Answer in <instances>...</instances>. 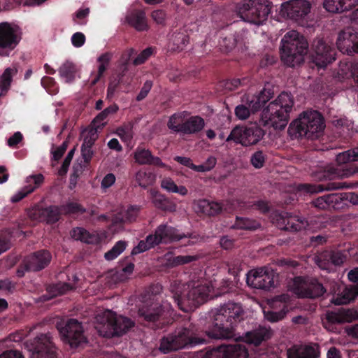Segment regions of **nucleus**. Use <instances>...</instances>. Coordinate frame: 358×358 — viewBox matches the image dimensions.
I'll return each mask as SVG.
<instances>
[{
    "instance_id": "nucleus-1",
    "label": "nucleus",
    "mask_w": 358,
    "mask_h": 358,
    "mask_svg": "<svg viewBox=\"0 0 358 358\" xmlns=\"http://www.w3.org/2000/svg\"><path fill=\"white\" fill-rule=\"evenodd\" d=\"M162 286L152 285L143 296V303L138 310V320L153 329H162L171 322V310L172 307L167 301L160 302L157 295Z\"/></svg>"
},
{
    "instance_id": "nucleus-2",
    "label": "nucleus",
    "mask_w": 358,
    "mask_h": 358,
    "mask_svg": "<svg viewBox=\"0 0 358 358\" xmlns=\"http://www.w3.org/2000/svg\"><path fill=\"white\" fill-rule=\"evenodd\" d=\"M244 310L241 303L229 301L217 308L211 327L205 331L209 339L234 338L235 327L243 320Z\"/></svg>"
},
{
    "instance_id": "nucleus-3",
    "label": "nucleus",
    "mask_w": 358,
    "mask_h": 358,
    "mask_svg": "<svg viewBox=\"0 0 358 358\" xmlns=\"http://www.w3.org/2000/svg\"><path fill=\"white\" fill-rule=\"evenodd\" d=\"M213 285L203 279L195 280L192 278L187 285L178 283L176 281L171 284V298L178 308L184 312H188L192 308L198 307L205 303L209 296Z\"/></svg>"
},
{
    "instance_id": "nucleus-4",
    "label": "nucleus",
    "mask_w": 358,
    "mask_h": 358,
    "mask_svg": "<svg viewBox=\"0 0 358 358\" xmlns=\"http://www.w3.org/2000/svg\"><path fill=\"white\" fill-rule=\"evenodd\" d=\"M294 104V98L290 93L281 92L264 108L260 124L266 127H273L275 130L284 129L289 122Z\"/></svg>"
},
{
    "instance_id": "nucleus-5",
    "label": "nucleus",
    "mask_w": 358,
    "mask_h": 358,
    "mask_svg": "<svg viewBox=\"0 0 358 358\" xmlns=\"http://www.w3.org/2000/svg\"><path fill=\"white\" fill-rule=\"evenodd\" d=\"M308 49V43L304 36L296 31H289L281 40V59L288 66L294 67L303 62Z\"/></svg>"
},
{
    "instance_id": "nucleus-6",
    "label": "nucleus",
    "mask_w": 358,
    "mask_h": 358,
    "mask_svg": "<svg viewBox=\"0 0 358 358\" xmlns=\"http://www.w3.org/2000/svg\"><path fill=\"white\" fill-rule=\"evenodd\" d=\"M206 338L198 336L194 331V326L178 328L173 333L169 334L160 340L159 350L167 354L186 347H194L204 343Z\"/></svg>"
},
{
    "instance_id": "nucleus-7",
    "label": "nucleus",
    "mask_w": 358,
    "mask_h": 358,
    "mask_svg": "<svg viewBox=\"0 0 358 358\" xmlns=\"http://www.w3.org/2000/svg\"><path fill=\"white\" fill-rule=\"evenodd\" d=\"M325 127L324 118L316 110L305 111L289 124V132L296 137L317 138Z\"/></svg>"
},
{
    "instance_id": "nucleus-8",
    "label": "nucleus",
    "mask_w": 358,
    "mask_h": 358,
    "mask_svg": "<svg viewBox=\"0 0 358 358\" xmlns=\"http://www.w3.org/2000/svg\"><path fill=\"white\" fill-rule=\"evenodd\" d=\"M237 8L245 21L261 24L267 20L271 6L268 0H244L238 3Z\"/></svg>"
},
{
    "instance_id": "nucleus-9",
    "label": "nucleus",
    "mask_w": 358,
    "mask_h": 358,
    "mask_svg": "<svg viewBox=\"0 0 358 358\" xmlns=\"http://www.w3.org/2000/svg\"><path fill=\"white\" fill-rule=\"evenodd\" d=\"M265 135V131L257 123L245 127H235L227 138V142L234 141L247 147L256 145Z\"/></svg>"
},
{
    "instance_id": "nucleus-10",
    "label": "nucleus",
    "mask_w": 358,
    "mask_h": 358,
    "mask_svg": "<svg viewBox=\"0 0 358 358\" xmlns=\"http://www.w3.org/2000/svg\"><path fill=\"white\" fill-rule=\"evenodd\" d=\"M103 336L106 338L121 336L134 326V322L127 317L117 316L111 310L103 312Z\"/></svg>"
},
{
    "instance_id": "nucleus-11",
    "label": "nucleus",
    "mask_w": 358,
    "mask_h": 358,
    "mask_svg": "<svg viewBox=\"0 0 358 358\" xmlns=\"http://www.w3.org/2000/svg\"><path fill=\"white\" fill-rule=\"evenodd\" d=\"M57 328L64 343L71 348H76L87 342L82 323L76 319H69L64 324H58Z\"/></svg>"
},
{
    "instance_id": "nucleus-12",
    "label": "nucleus",
    "mask_w": 358,
    "mask_h": 358,
    "mask_svg": "<svg viewBox=\"0 0 358 358\" xmlns=\"http://www.w3.org/2000/svg\"><path fill=\"white\" fill-rule=\"evenodd\" d=\"M31 358H58L57 348L50 333L40 334L27 341Z\"/></svg>"
},
{
    "instance_id": "nucleus-13",
    "label": "nucleus",
    "mask_w": 358,
    "mask_h": 358,
    "mask_svg": "<svg viewBox=\"0 0 358 358\" xmlns=\"http://www.w3.org/2000/svg\"><path fill=\"white\" fill-rule=\"evenodd\" d=\"M152 235L157 245L178 242L184 238L189 239L185 245H191L194 244V242L190 240L197 238V236L193 233H180L179 229L167 223L160 224Z\"/></svg>"
},
{
    "instance_id": "nucleus-14",
    "label": "nucleus",
    "mask_w": 358,
    "mask_h": 358,
    "mask_svg": "<svg viewBox=\"0 0 358 358\" xmlns=\"http://www.w3.org/2000/svg\"><path fill=\"white\" fill-rule=\"evenodd\" d=\"M246 276L248 285L252 288L268 290L275 287V273L270 268L250 270Z\"/></svg>"
},
{
    "instance_id": "nucleus-15",
    "label": "nucleus",
    "mask_w": 358,
    "mask_h": 358,
    "mask_svg": "<svg viewBox=\"0 0 358 358\" xmlns=\"http://www.w3.org/2000/svg\"><path fill=\"white\" fill-rule=\"evenodd\" d=\"M312 62L318 68H324L336 59V50L322 38L314 40L312 45Z\"/></svg>"
},
{
    "instance_id": "nucleus-16",
    "label": "nucleus",
    "mask_w": 358,
    "mask_h": 358,
    "mask_svg": "<svg viewBox=\"0 0 358 358\" xmlns=\"http://www.w3.org/2000/svg\"><path fill=\"white\" fill-rule=\"evenodd\" d=\"M21 40L17 27H13L10 23L3 22L0 23V55L8 57L16 48Z\"/></svg>"
},
{
    "instance_id": "nucleus-17",
    "label": "nucleus",
    "mask_w": 358,
    "mask_h": 358,
    "mask_svg": "<svg viewBox=\"0 0 358 358\" xmlns=\"http://www.w3.org/2000/svg\"><path fill=\"white\" fill-rule=\"evenodd\" d=\"M294 285L296 294L301 298H319L326 292L323 285L315 278L305 279L303 277H296Z\"/></svg>"
},
{
    "instance_id": "nucleus-18",
    "label": "nucleus",
    "mask_w": 358,
    "mask_h": 358,
    "mask_svg": "<svg viewBox=\"0 0 358 358\" xmlns=\"http://www.w3.org/2000/svg\"><path fill=\"white\" fill-rule=\"evenodd\" d=\"M336 45L343 54L348 55L358 53V31L354 27L342 30L338 36Z\"/></svg>"
},
{
    "instance_id": "nucleus-19",
    "label": "nucleus",
    "mask_w": 358,
    "mask_h": 358,
    "mask_svg": "<svg viewBox=\"0 0 358 358\" xmlns=\"http://www.w3.org/2000/svg\"><path fill=\"white\" fill-rule=\"evenodd\" d=\"M311 4L307 0H290L281 6V13L289 19L299 20L304 19L310 12Z\"/></svg>"
},
{
    "instance_id": "nucleus-20",
    "label": "nucleus",
    "mask_w": 358,
    "mask_h": 358,
    "mask_svg": "<svg viewBox=\"0 0 358 358\" xmlns=\"http://www.w3.org/2000/svg\"><path fill=\"white\" fill-rule=\"evenodd\" d=\"M140 208L137 206H129L126 210L113 215L108 230L111 234H115L123 229L124 224L135 222L138 215Z\"/></svg>"
},
{
    "instance_id": "nucleus-21",
    "label": "nucleus",
    "mask_w": 358,
    "mask_h": 358,
    "mask_svg": "<svg viewBox=\"0 0 358 358\" xmlns=\"http://www.w3.org/2000/svg\"><path fill=\"white\" fill-rule=\"evenodd\" d=\"M358 183L354 184L347 182H336L329 181L326 184H301L298 187L300 192L309 193L310 194L322 192L324 190H334L340 189H349L353 188L357 186Z\"/></svg>"
},
{
    "instance_id": "nucleus-22",
    "label": "nucleus",
    "mask_w": 358,
    "mask_h": 358,
    "mask_svg": "<svg viewBox=\"0 0 358 358\" xmlns=\"http://www.w3.org/2000/svg\"><path fill=\"white\" fill-rule=\"evenodd\" d=\"M320 353L317 343L293 345L287 350V358H320Z\"/></svg>"
},
{
    "instance_id": "nucleus-23",
    "label": "nucleus",
    "mask_w": 358,
    "mask_h": 358,
    "mask_svg": "<svg viewBox=\"0 0 358 358\" xmlns=\"http://www.w3.org/2000/svg\"><path fill=\"white\" fill-rule=\"evenodd\" d=\"M356 161H358V148L337 155L336 162L340 165L339 170L343 171L341 176L349 177L358 172L357 168L354 167L351 164H348L350 162Z\"/></svg>"
},
{
    "instance_id": "nucleus-24",
    "label": "nucleus",
    "mask_w": 358,
    "mask_h": 358,
    "mask_svg": "<svg viewBox=\"0 0 358 358\" xmlns=\"http://www.w3.org/2000/svg\"><path fill=\"white\" fill-rule=\"evenodd\" d=\"M29 269L34 272L39 271L46 268L52 260V255L47 250L36 251L26 257Z\"/></svg>"
},
{
    "instance_id": "nucleus-25",
    "label": "nucleus",
    "mask_w": 358,
    "mask_h": 358,
    "mask_svg": "<svg viewBox=\"0 0 358 358\" xmlns=\"http://www.w3.org/2000/svg\"><path fill=\"white\" fill-rule=\"evenodd\" d=\"M312 205L320 210H341L343 203L338 193L328 194L319 196L311 201Z\"/></svg>"
},
{
    "instance_id": "nucleus-26",
    "label": "nucleus",
    "mask_w": 358,
    "mask_h": 358,
    "mask_svg": "<svg viewBox=\"0 0 358 358\" xmlns=\"http://www.w3.org/2000/svg\"><path fill=\"white\" fill-rule=\"evenodd\" d=\"M44 182V176L41 173L31 175L26 178L27 185L15 194L11 199L12 202L17 203L32 193L38 188Z\"/></svg>"
},
{
    "instance_id": "nucleus-27",
    "label": "nucleus",
    "mask_w": 358,
    "mask_h": 358,
    "mask_svg": "<svg viewBox=\"0 0 358 358\" xmlns=\"http://www.w3.org/2000/svg\"><path fill=\"white\" fill-rule=\"evenodd\" d=\"M134 157L136 162L140 165H153L160 168H165L166 164L162 159L152 155L151 151L145 148L138 146L134 152Z\"/></svg>"
},
{
    "instance_id": "nucleus-28",
    "label": "nucleus",
    "mask_w": 358,
    "mask_h": 358,
    "mask_svg": "<svg viewBox=\"0 0 358 358\" xmlns=\"http://www.w3.org/2000/svg\"><path fill=\"white\" fill-rule=\"evenodd\" d=\"M271 328L264 326H259L257 328L247 331L245 334V341L246 343L253 344L256 346L260 345L263 341H267L272 336Z\"/></svg>"
},
{
    "instance_id": "nucleus-29",
    "label": "nucleus",
    "mask_w": 358,
    "mask_h": 358,
    "mask_svg": "<svg viewBox=\"0 0 358 358\" xmlns=\"http://www.w3.org/2000/svg\"><path fill=\"white\" fill-rule=\"evenodd\" d=\"M273 92L270 89L264 88L258 94L247 97V103L251 111L259 110L273 96Z\"/></svg>"
},
{
    "instance_id": "nucleus-30",
    "label": "nucleus",
    "mask_w": 358,
    "mask_h": 358,
    "mask_svg": "<svg viewBox=\"0 0 358 358\" xmlns=\"http://www.w3.org/2000/svg\"><path fill=\"white\" fill-rule=\"evenodd\" d=\"M358 5V0H325L324 8L330 13H342L350 10Z\"/></svg>"
},
{
    "instance_id": "nucleus-31",
    "label": "nucleus",
    "mask_w": 358,
    "mask_h": 358,
    "mask_svg": "<svg viewBox=\"0 0 358 358\" xmlns=\"http://www.w3.org/2000/svg\"><path fill=\"white\" fill-rule=\"evenodd\" d=\"M358 296V284L346 286L336 296H333L331 302L336 306L348 304Z\"/></svg>"
},
{
    "instance_id": "nucleus-32",
    "label": "nucleus",
    "mask_w": 358,
    "mask_h": 358,
    "mask_svg": "<svg viewBox=\"0 0 358 358\" xmlns=\"http://www.w3.org/2000/svg\"><path fill=\"white\" fill-rule=\"evenodd\" d=\"M205 127L204 120L199 116H191L182 124L181 134L184 135L196 134L203 130Z\"/></svg>"
},
{
    "instance_id": "nucleus-33",
    "label": "nucleus",
    "mask_w": 358,
    "mask_h": 358,
    "mask_svg": "<svg viewBox=\"0 0 358 358\" xmlns=\"http://www.w3.org/2000/svg\"><path fill=\"white\" fill-rule=\"evenodd\" d=\"M128 23L138 31H148L150 26L145 12L143 10H135L127 17Z\"/></svg>"
},
{
    "instance_id": "nucleus-34",
    "label": "nucleus",
    "mask_w": 358,
    "mask_h": 358,
    "mask_svg": "<svg viewBox=\"0 0 358 358\" xmlns=\"http://www.w3.org/2000/svg\"><path fill=\"white\" fill-rule=\"evenodd\" d=\"M72 278L73 282H59L49 286L48 292L50 293V296L45 298V296L43 295L42 297L44 298V300L45 301L50 298L57 296V295L64 294L69 290L76 289V284L78 282L79 279L76 275H73Z\"/></svg>"
},
{
    "instance_id": "nucleus-35",
    "label": "nucleus",
    "mask_w": 358,
    "mask_h": 358,
    "mask_svg": "<svg viewBox=\"0 0 358 358\" xmlns=\"http://www.w3.org/2000/svg\"><path fill=\"white\" fill-rule=\"evenodd\" d=\"M62 215L60 208L57 206H50L47 208L38 210L40 222H45L47 224H55L59 221Z\"/></svg>"
},
{
    "instance_id": "nucleus-36",
    "label": "nucleus",
    "mask_w": 358,
    "mask_h": 358,
    "mask_svg": "<svg viewBox=\"0 0 358 358\" xmlns=\"http://www.w3.org/2000/svg\"><path fill=\"white\" fill-rule=\"evenodd\" d=\"M164 258L166 265L168 267L173 268L197 261L199 257L198 255L173 256L171 252H168L165 254Z\"/></svg>"
},
{
    "instance_id": "nucleus-37",
    "label": "nucleus",
    "mask_w": 358,
    "mask_h": 358,
    "mask_svg": "<svg viewBox=\"0 0 358 358\" xmlns=\"http://www.w3.org/2000/svg\"><path fill=\"white\" fill-rule=\"evenodd\" d=\"M72 238L76 241H80L87 244H94L98 241V236L90 233L83 227H75L70 231Z\"/></svg>"
},
{
    "instance_id": "nucleus-38",
    "label": "nucleus",
    "mask_w": 358,
    "mask_h": 358,
    "mask_svg": "<svg viewBox=\"0 0 358 358\" xmlns=\"http://www.w3.org/2000/svg\"><path fill=\"white\" fill-rule=\"evenodd\" d=\"M76 65L71 61H65L58 69L60 77L64 79L66 83H72L76 79L77 73Z\"/></svg>"
},
{
    "instance_id": "nucleus-39",
    "label": "nucleus",
    "mask_w": 358,
    "mask_h": 358,
    "mask_svg": "<svg viewBox=\"0 0 358 358\" xmlns=\"http://www.w3.org/2000/svg\"><path fill=\"white\" fill-rule=\"evenodd\" d=\"M118 109L119 108L117 105L114 103L109 106L101 113H99L92 121L96 130L103 129L106 124V120L107 119L108 116L111 114H115L118 110Z\"/></svg>"
},
{
    "instance_id": "nucleus-40",
    "label": "nucleus",
    "mask_w": 358,
    "mask_h": 358,
    "mask_svg": "<svg viewBox=\"0 0 358 358\" xmlns=\"http://www.w3.org/2000/svg\"><path fill=\"white\" fill-rule=\"evenodd\" d=\"M226 358H248V351L242 344L224 345Z\"/></svg>"
},
{
    "instance_id": "nucleus-41",
    "label": "nucleus",
    "mask_w": 358,
    "mask_h": 358,
    "mask_svg": "<svg viewBox=\"0 0 358 358\" xmlns=\"http://www.w3.org/2000/svg\"><path fill=\"white\" fill-rule=\"evenodd\" d=\"M304 220L296 216L282 217V229L289 231H299L304 228Z\"/></svg>"
},
{
    "instance_id": "nucleus-42",
    "label": "nucleus",
    "mask_w": 358,
    "mask_h": 358,
    "mask_svg": "<svg viewBox=\"0 0 358 358\" xmlns=\"http://www.w3.org/2000/svg\"><path fill=\"white\" fill-rule=\"evenodd\" d=\"M343 324L340 313L327 312L322 320V324L328 331L334 332L336 330V325Z\"/></svg>"
},
{
    "instance_id": "nucleus-43",
    "label": "nucleus",
    "mask_w": 358,
    "mask_h": 358,
    "mask_svg": "<svg viewBox=\"0 0 358 358\" xmlns=\"http://www.w3.org/2000/svg\"><path fill=\"white\" fill-rule=\"evenodd\" d=\"M189 43V36L184 32H174L170 39V45L174 51H181Z\"/></svg>"
},
{
    "instance_id": "nucleus-44",
    "label": "nucleus",
    "mask_w": 358,
    "mask_h": 358,
    "mask_svg": "<svg viewBox=\"0 0 358 358\" xmlns=\"http://www.w3.org/2000/svg\"><path fill=\"white\" fill-rule=\"evenodd\" d=\"M153 203L156 208L163 211L174 212L176 210V203L163 194L155 196Z\"/></svg>"
},
{
    "instance_id": "nucleus-45",
    "label": "nucleus",
    "mask_w": 358,
    "mask_h": 358,
    "mask_svg": "<svg viewBox=\"0 0 358 358\" xmlns=\"http://www.w3.org/2000/svg\"><path fill=\"white\" fill-rule=\"evenodd\" d=\"M161 187L169 192L177 193L181 196H185L188 192L187 189L185 186H178L170 178H164L162 180Z\"/></svg>"
},
{
    "instance_id": "nucleus-46",
    "label": "nucleus",
    "mask_w": 358,
    "mask_h": 358,
    "mask_svg": "<svg viewBox=\"0 0 358 358\" xmlns=\"http://www.w3.org/2000/svg\"><path fill=\"white\" fill-rule=\"evenodd\" d=\"M259 227V223L255 220L238 216L234 225V228L243 230H255Z\"/></svg>"
},
{
    "instance_id": "nucleus-47",
    "label": "nucleus",
    "mask_w": 358,
    "mask_h": 358,
    "mask_svg": "<svg viewBox=\"0 0 358 358\" xmlns=\"http://www.w3.org/2000/svg\"><path fill=\"white\" fill-rule=\"evenodd\" d=\"M155 246H157V243L153 239L152 234H149L145 240L140 241L138 244L133 248L131 255H134L145 252L151 248H154Z\"/></svg>"
},
{
    "instance_id": "nucleus-48",
    "label": "nucleus",
    "mask_w": 358,
    "mask_h": 358,
    "mask_svg": "<svg viewBox=\"0 0 358 358\" xmlns=\"http://www.w3.org/2000/svg\"><path fill=\"white\" fill-rule=\"evenodd\" d=\"M136 180L139 186L146 188L153 184L155 180V176L151 172L140 170L136 174Z\"/></svg>"
},
{
    "instance_id": "nucleus-49",
    "label": "nucleus",
    "mask_w": 358,
    "mask_h": 358,
    "mask_svg": "<svg viewBox=\"0 0 358 358\" xmlns=\"http://www.w3.org/2000/svg\"><path fill=\"white\" fill-rule=\"evenodd\" d=\"M17 73L15 68H6L2 75L0 76V87L3 90H10L13 77Z\"/></svg>"
},
{
    "instance_id": "nucleus-50",
    "label": "nucleus",
    "mask_w": 358,
    "mask_h": 358,
    "mask_svg": "<svg viewBox=\"0 0 358 358\" xmlns=\"http://www.w3.org/2000/svg\"><path fill=\"white\" fill-rule=\"evenodd\" d=\"M281 306L280 310H273L264 312L266 319L271 322H276L283 319L288 312V308L285 303H282Z\"/></svg>"
},
{
    "instance_id": "nucleus-51",
    "label": "nucleus",
    "mask_w": 358,
    "mask_h": 358,
    "mask_svg": "<svg viewBox=\"0 0 358 358\" xmlns=\"http://www.w3.org/2000/svg\"><path fill=\"white\" fill-rule=\"evenodd\" d=\"M184 121L183 117L180 113H174L169 117L167 127L175 133H181Z\"/></svg>"
},
{
    "instance_id": "nucleus-52",
    "label": "nucleus",
    "mask_w": 358,
    "mask_h": 358,
    "mask_svg": "<svg viewBox=\"0 0 358 358\" xmlns=\"http://www.w3.org/2000/svg\"><path fill=\"white\" fill-rule=\"evenodd\" d=\"M112 58V55L109 52L102 54L98 58V62L100 63L98 69V74L96 78L93 80L92 83L95 84L103 75L104 72L107 69L109 62Z\"/></svg>"
},
{
    "instance_id": "nucleus-53",
    "label": "nucleus",
    "mask_w": 358,
    "mask_h": 358,
    "mask_svg": "<svg viewBox=\"0 0 358 358\" xmlns=\"http://www.w3.org/2000/svg\"><path fill=\"white\" fill-rule=\"evenodd\" d=\"M126 245L125 241H117L110 250L105 253V259L108 261L115 259L125 250Z\"/></svg>"
},
{
    "instance_id": "nucleus-54",
    "label": "nucleus",
    "mask_w": 358,
    "mask_h": 358,
    "mask_svg": "<svg viewBox=\"0 0 358 358\" xmlns=\"http://www.w3.org/2000/svg\"><path fill=\"white\" fill-rule=\"evenodd\" d=\"M116 134L124 141H129L133 138V124L128 122L116 129Z\"/></svg>"
},
{
    "instance_id": "nucleus-55",
    "label": "nucleus",
    "mask_w": 358,
    "mask_h": 358,
    "mask_svg": "<svg viewBox=\"0 0 358 358\" xmlns=\"http://www.w3.org/2000/svg\"><path fill=\"white\" fill-rule=\"evenodd\" d=\"M41 83L48 94L55 95L58 93L59 85L55 78L49 76H44L42 78Z\"/></svg>"
},
{
    "instance_id": "nucleus-56",
    "label": "nucleus",
    "mask_w": 358,
    "mask_h": 358,
    "mask_svg": "<svg viewBox=\"0 0 358 358\" xmlns=\"http://www.w3.org/2000/svg\"><path fill=\"white\" fill-rule=\"evenodd\" d=\"M317 266L322 269H329L331 266L330 251L325 250L319 254L315 259Z\"/></svg>"
},
{
    "instance_id": "nucleus-57",
    "label": "nucleus",
    "mask_w": 358,
    "mask_h": 358,
    "mask_svg": "<svg viewBox=\"0 0 358 358\" xmlns=\"http://www.w3.org/2000/svg\"><path fill=\"white\" fill-rule=\"evenodd\" d=\"M224 345L208 350L201 358H226Z\"/></svg>"
},
{
    "instance_id": "nucleus-58",
    "label": "nucleus",
    "mask_w": 358,
    "mask_h": 358,
    "mask_svg": "<svg viewBox=\"0 0 358 358\" xmlns=\"http://www.w3.org/2000/svg\"><path fill=\"white\" fill-rule=\"evenodd\" d=\"M266 155L262 150L254 152L250 157V163L255 169H261L264 166Z\"/></svg>"
},
{
    "instance_id": "nucleus-59",
    "label": "nucleus",
    "mask_w": 358,
    "mask_h": 358,
    "mask_svg": "<svg viewBox=\"0 0 358 358\" xmlns=\"http://www.w3.org/2000/svg\"><path fill=\"white\" fill-rule=\"evenodd\" d=\"M64 210L67 214H83L86 209L80 203L76 202H69L63 206Z\"/></svg>"
},
{
    "instance_id": "nucleus-60",
    "label": "nucleus",
    "mask_w": 358,
    "mask_h": 358,
    "mask_svg": "<svg viewBox=\"0 0 358 358\" xmlns=\"http://www.w3.org/2000/svg\"><path fill=\"white\" fill-rule=\"evenodd\" d=\"M153 21L161 26H165L166 22L167 14L164 10L157 9L154 10L150 15Z\"/></svg>"
},
{
    "instance_id": "nucleus-61",
    "label": "nucleus",
    "mask_w": 358,
    "mask_h": 358,
    "mask_svg": "<svg viewBox=\"0 0 358 358\" xmlns=\"http://www.w3.org/2000/svg\"><path fill=\"white\" fill-rule=\"evenodd\" d=\"M154 48L148 47L141 51L138 55L133 61L135 66L141 65L145 62V61L153 54Z\"/></svg>"
},
{
    "instance_id": "nucleus-62",
    "label": "nucleus",
    "mask_w": 358,
    "mask_h": 358,
    "mask_svg": "<svg viewBox=\"0 0 358 358\" xmlns=\"http://www.w3.org/2000/svg\"><path fill=\"white\" fill-rule=\"evenodd\" d=\"M343 203V209L347 206L346 201H350L353 205H358V192L338 193Z\"/></svg>"
},
{
    "instance_id": "nucleus-63",
    "label": "nucleus",
    "mask_w": 358,
    "mask_h": 358,
    "mask_svg": "<svg viewBox=\"0 0 358 358\" xmlns=\"http://www.w3.org/2000/svg\"><path fill=\"white\" fill-rule=\"evenodd\" d=\"M343 323L352 322L358 320V310L356 309H346L341 312Z\"/></svg>"
},
{
    "instance_id": "nucleus-64",
    "label": "nucleus",
    "mask_w": 358,
    "mask_h": 358,
    "mask_svg": "<svg viewBox=\"0 0 358 358\" xmlns=\"http://www.w3.org/2000/svg\"><path fill=\"white\" fill-rule=\"evenodd\" d=\"M248 79L246 78H243V79L233 78L231 80H226L224 86L226 90L233 91L236 90L239 86L245 85Z\"/></svg>"
}]
</instances>
